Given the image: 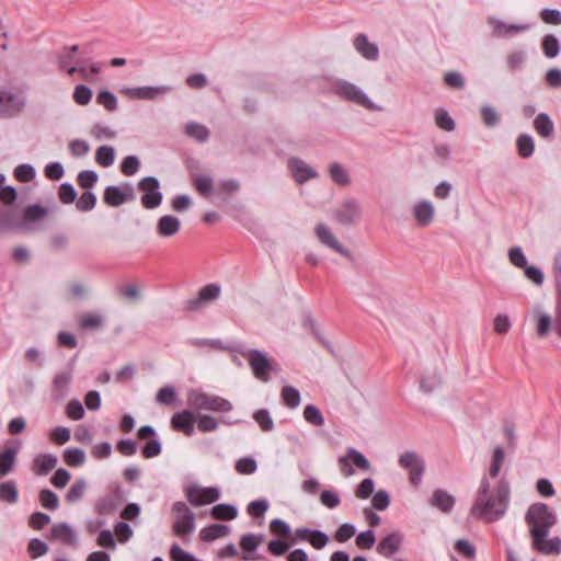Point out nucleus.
I'll use <instances>...</instances> for the list:
<instances>
[{"label": "nucleus", "mask_w": 561, "mask_h": 561, "mask_svg": "<svg viewBox=\"0 0 561 561\" xmlns=\"http://www.w3.org/2000/svg\"><path fill=\"white\" fill-rule=\"evenodd\" d=\"M533 537V547L536 551L547 556L561 553V539L559 537L547 538L552 526L557 524V515L545 503H535L527 510L525 516Z\"/></svg>", "instance_id": "1"}, {"label": "nucleus", "mask_w": 561, "mask_h": 561, "mask_svg": "<svg viewBox=\"0 0 561 561\" xmlns=\"http://www.w3.org/2000/svg\"><path fill=\"white\" fill-rule=\"evenodd\" d=\"M511 490L505 479L497 482L496 491L490 490V482L484 476L480 481L476 500L470 508V514L477 518L493 523L503 517L510 504Z\"/></svg>", "instance_id": "2"}, {"label": "nucleus", "mask_w": 561, "mask_h": 561, "mask_svg": "<svg viewBox=\"0 0 561 561\" xmlns=\"http://www.w3.org/2000/svg\"><path fill=\"white\" fill-rule=\"evenodd\" d=\"M240 354L248 359L251 371L257 380L268 382L271 374H278L280 367L265 353L256 348L241 351Z\"/></svg>", "instance_id": "3"}, {"label": "nucleus", "mask_w": 561, "mask_h": 561, "mask_svg": "<svg viewBox=\"0 0 561 561\" xmlns=\"http://www.w3.org/2000/svg\"><path fill=\"white\" fill-rule=\"evenodd\" d=\"M332 92L341 100L354 103L369 111H380L381 107L374 103L369 96L355 83L344 79H337L332 84Z\"/></svg>", "instance_id": "4"}, {"label": "nucleus", "mask_w": 561, "mask_h": 561, "mask_svg": "<svg viewBox=\"0 0 561 561\" xmlns=\"http://www.w3.org/2000/svg\"><path fill=\"white\" fill-rule=\"evenodd\" d=\"M187 404L196 411L230 412L232 403L219 396L209 394L202 389H193L187 392Z\"/></svg>", "instance_id": "5"}, {"label": "nucleus", "mask_w": 561, "mask_h": 561, "mask_svg": "<svg viewBox=\"0 0 561 561\" xmlns=\"http://www.w3.org/2000/svg\"><path fill=\"white\" fill-rule=\"evenodd\" d=\"M172 513L175 515L173 533L176 536L185 537L195 530V514L185 502L178 501L172 505Z\"/></svg>", "instance_id": "6"}, {"label": "nucleus", "mask_w": 561, "mask_h": 561, "mask_svg": "<svg viewBox=\"0 0 561 561\" xmlns=\"http://www.w3.org/2000/svg\"><path fill=\"white\" fill-rule=\"evenodd\" d=\"M362 213L360 203L356 198L350 197L340 203L333 215L339 225L350 227L359 221Z\"/></svg>", "instance_id": "7"}, {"label": "nucleus", "mask_w": 561, "mask_h": 561, "mask_svg": "<svg viewBox=\"0 0 561 561\" xmlns=\"http://www.w3.org/2000/svg\"><path fill=\"white\" fill-rule=\"evenodd\" d=\"M138 188L144 192L140 199L144 208L154 209L161 205L163 195L160 192V182L156 176L141 179Z\"/></svg>", "instance_id": "8"}, {"label": "nucleus", "mask_w": 561, "mask_h": 561, "mask_svg": "<svg viewBox=\"0 0 561 561\" xmlns=\"http://www.w3.org/2000/svg\"><path fill=\"white\" fill-rule=\"evenodd\" d=\"M185 495L191 505L202 506L219 500L220 492L216 486L190 485L185 489Z\"/></svg>", "instance_id": "9"}, {"label": "nucleus", "mask_w": 561, "mask_h": 561, "mask_svg": "<svg viewBox=\"0 0 561 561\" xmlns=\"http://www.w3.org/2000/svg\"><path fill=\"white\" fill-rule=\"evenodd\" d=\"M134 198V188L129 183H125L123 186L108 185L103 194L104 203L111 207H119Z\"/></svg>", "instance_id": "10"}, {"label": "nucleus", "mask_w": 561, "mask_h": 561, "mask_svg": "<svg viewBox=\"0 0 561 561\" xmlns=\"http://www.w3.org/2000/svg\"><path fill=\"white\" fill-rule=\"evenodd\" d=\"M314 233L322 245L330 248L348 260H353V255L350 250L340 243L335 234L325 224H318L314 228Z\"/></svg>", "instance_id": "11"}, {"label": "nucleus", "mask_w": 561, "mask_h": 561, "mask_svg": "<svg viewBox=\"0 0 561 561\" xmlns=\"http://www.w3.org/2000/svg\"><path fill=\"white\" fill-rule=\"evenodd\" d=\"M25 100L19 94L8 90H0V115L12 117L18 115L24 107Z\"/></svg>", "instance_id": "12"}, {"label": "nucleus", "mask_w": 561, "mask_h": 561, "mask_svg": "<svg viewBox=\"0 0 561 561\" xmlns=\"http://www.w3.org/2000/svg\"><path fill=\"white\" fill-rule=\"evenodd\" d=\"M288 168L293 178L299 184H304L319 176V173L311 165L297 157H293L288 160Z\"/></svg>", "instance_id": "13"}, {"label": "nucleus", "mask_w": 561, "mask_h": 561, "mask_svg": "<svg viewBox=\"0 0 561 561\" xmlns=\"http://www.w3.org/2000/svg\"><path fill=\"white\" fill-rule=\"evenodd\" d=\"M173 90L171 85H154V87H136L125 90L128 98L135 100H154L159 95H164Z\"/></svg>", "instance_id": "14"}, {"label": "nucleus", "mask_w": 561, "mask_h": 561, "mask_svg": "<svg viewBox=\"0 0 561 561\" xmlns=\"http://www.w3.org/2000/svg\"><path fill=\"white\" fill-rule=\"evenodd\" d=\"M78 50V45L64 47L62 51L58 54L59 70L66 71L69 76H73L77 72V65L81 64V59L76 55Z\"/></svg>", "instance_id": "15"}, {"label": "nucleus", "mask_w": 561, "mask_h": 561, "mask_svg": "<svg viewBox=\"0 0 561 561\" xmlns=\"http://www.w3.org/2000/svg\"><path fill=\"white\" fill-rule=\"evenodd\" d=\"M402 542L403 535L400 531H392L379 541L377 552L385 558H391L399 551Z\"/></svg>", "instance_id": "16"}, {"label": "nucleus", "mask_w": 561, "mask_h": 561, "mask_svg": "<svg viewBox=\"0 0 561 561\" xmlns=\"http://www.w3.org/2000/svg\"><path fill=\"white\" fill-rule=\"evenodd\" d=\"M399 463L408 470L411 484L419 485L425 470L423 458H399Z\"/></svg>", "instance_id": "17"}, {"label": "nucleus", "mask_w": 561, "mask_h": 561, "mask_svg": "<svg viewBox=\"0 0 561 561\" xmlns=\"http://www.w3.org/2000/svg\"><path fill=\"white\" fill-rule=\"evenodd\" d=\"M194 414L191 410H183L172 415L171 426L173 430L192 436L194 433Z\"/></svg>", "instance_id": "18"}, {"label": "nucleus", "mask_w": 561, "mask_h": 561, "mask_svg": "<svg viewBox=\"0 0 561 561\" xmlns=\"http://www.w3.org/2000/svg\"><path fill=\"white\" fill-rule=\"evenodd\" d=\"M412 214L421 227H427L434 219L435 208L430 201L423 199L414 204Z\"/></svg>", "instance_id": "19"}, {"label": "nucleus", "mask_w": 561, "mask_h": 561, "mask_svg": "<svg viewBox=\"0 0 561 561\" xmlns=\"http://www.w3.org/2000/svg\"><path fill=\"white\" fill-rule=\"evenodd\" d=\"M220 293L221 288L218 284H208L199 289L197 298L187 301V308L190 310H196L199 304L216 300L220 296Z\"/></svg>", "instance_id": "20"}, {"label": "nucleus", "mask_w": 561, "mask_h": 561, "mask_svg": "<svg viewBox=\"0 0 561 561\" xmlns=\"http://www.w3.org/2000/svg\"><path fill=\"white\" fill-rule=\"evenodd\" d=\"M72 375L70 371L58 373L51 383V398L55 401H61L66 398Z\"/></svg>", "instance_id": "21"}, {"label": "nucleus", "mask_w": 561, "mask_h": 561, "mask_svg": "<svg viewBox=\"0 0 561 561\" xmlns=\"http://www.w3.org/2000/svg\"><path fill=\"white\" fill-rule=\"evenodd\" d=\"M16 231H28V227L15 218L13 210H0V234Z\"/></svg>", "instance_id": "22"}, {"label": "nucleus", "mask_w": 561, "mask_h": 561, "mask_svg": "<svg viewBox=\"0 0 561 561\" xmlns=\"http://www.w3.org/2000/svg\"><path fill=\"white\" fill-rule=\"evenodd\" d=\"M354 48L367 60H377L379 48L370 43L365 34H358L353 41Z\"/></svg>", "instance_id": "23"}, {"label": "nucleus", "mask_w": 561, "mask_h": 561, "mask_svg": "<svg viewBox=\"0 0 561 561\" xmlns=\"http://www.w3.org/2000/svg\"><path fill=\"white\" fill-rule=\"evenodd\" d=\"M181 229L179 218L172 215H163L158 219L157 233L160 237L169 238L175 236Z\"/></svg>", "instance_id": "24"}, {"label": "nucleus", "mask_w": 561, "mask_h": 561, "mask_svg": "<svg viewBox=\"0 0 561 561\" xmlns=\"http://www.w3.org/2000/svg\"><path fill=\"white\" fill-rule=\"evenodd\" d=\"M489 23L492 25L493 33L497 37H510L516 33L528 30L527 24H506L495 18H491Z\"/></svg>", "instance_id": "25"}, {"label": "nucleus", "mask_w": 561, "mask_h": 561, "mask_svg": "<svg viewBox=\"0 0 561 561\" xmlns=\"http://www.w3.org/2000/svg\"><path fill=\"white\" fill-rule=\"evenodd\" d=\"M105 317L100 312H84L77 320L80 330L96 331L103 328Z\"/></svg>", "instance_id": "26"}, {"label": "nucleus", "mask_w": 561, "mask_h": 561, "mask_svg": "<svg viewBox=\"0 0 561 561\" xmlns=\"http://www.w3.org/2000/svg\"><path fill=\"white\" fill-rule=\"evenodd\" d=\"M122 503L118 494L112 493L103 496L95 505V512L101 516L113 515Z\"/></svg>", "instance_id": "27"}, {"label": "nucleus", "mask_w": 561, "mask_h": 561, "mask_svg": "<svg viewBox=\"0 0 561 561\" xmlns=\"http://www.w3.org/2000/svg\"><path fill=\"white\" fill-rule=\"evenodd\" d=\"M230 533V527L225 524H211L201 529L199 538L202 541L211 542L218 538L226 537Z\"/></svg>", "instance_id": "28"}, {"label": "nucleus", "mask_w": 561, "mask_h": 561, "mask_svg": "<svg viewBox=\"0 0 561 561\" xmlns=\"http://www.w3.org/2000/svg\"><path fill=\"white\" fill-rule=\"evenodd\" d=\"M48 209L39 204H32L27 205L23 209L22 214V224L28 227V230H32L33 227L31 224L43 219L45 216H47Z\"/></svg>", "instance_id": "29"}, {"label": "nucleus", "mask_w": 561, "mask_h": 561, "mask_svg": "<svg viewBox=\"0 0 561 561\" xmlns=\"http://www.w3.org/2000/svg\"><path fill=\"white\" fill-rule=\"evenodd\" d=\"M431 505L444 513H449L455 506V497L445 490L437 489L433 493Z\"/></svg>", "instance_id": "30"}, {"label": "nucleus", "mask_w": 561, "mask_h": 561, "mask_svg": "<svg viewBox=\"0 0 561 561\" xmlns=\"http://www.w3.org/2000/svg\"><path fill=\"white\" fill-rule=\"evenodd\" d=\"M534 128L542 138H550L554 133V124L546 113H539L534 119Z\"/></svg>", "instance_id": "31"}, {"label": "nucleus", "mask_w": 561, "mask_h": 561, "mask_svg": "<svg viewBox=\"0 0 561 561\" xmlns=\"http://www.w3.org/2000/svg\"><path fill=\"white\" fill-rule=\"evenodd\" d=\"M443 383L442 374L439 370L434 369L425 374L420 380V388L424 393H432L437 390Z\"/></svg>", "instance_id": "32"}, {"label": "nucleus", "mask_w": 561, "mask_h": 561, "mask_svg": "<svg viewBox=\"0 0 561 561\" xmlns=\"http://www.w3.org/2000/svg\"><path fill=\"white\" fill-rule=\"evenodd\" d=\"M210 515L217 520H232L238 516V508L233 504L220 503L211 507Z\"/></svg>", "instance_id": "33"}, {"label": "nucleus", "mask_w": 561, "mask_h": 561, "mask_svg": "<svg viewBox=\"0 0 561 561\" xmlns=\"http://www.w3.org/2000/svg\"><path fill=\"white\" fill-rule=\"evenodd\" d=\"M329 175L333 183L340 186H347L351 183L348 171L339 162H332L328 167Z\"/></svg>", "instance_id": "34"}, {"label": "nucleus", "mask_w": 561, "mask_h": 561, "mask_svg": "<svg viewBox=\"0 0 561 561\" xmlns=\"http://www.w3.org/2000/svg\"><path fill=\"white\" fill-rule=\"evenodd\" d=\"M51 538L72 545L76 542V533L67 523H59L51 527Z\"/></svg>", "instance_id": "35"}, {"label": "nucleus", "mask_w": 561, "mask_h": 561, "mask_svg": "<svg viewBox=\"0 0 561 561\" xmlns=\"http://www.w3.org/2000/svg\"><path fill=\"white\" fill-rule=\"evenodd\" d=\"M541 48L543 55L549 58H556L561 49L560 42L558 37L553 34H547L541 39Z\"/></svg>", "instance_id": "36"}, {"label": "nucleus", "mask_w": 561, "mask_h": 561, "mask_svg": "<svg viewBox=\"0 0 561 561\" xmlns=\"http://www.w3.org/2000/svg\"><path fill=\"white\" fill-rule=\"evenodd\" d=\"M19 501L16 483L12 480L0 483V502L15 504Z\"/></svg>", "instance_id": "37"}, {"label": "nucleus", "mask_w": 561, "mask_h": 561, "mask_svg": "<svg viewBox=\"0 0 561 561\" xmlns=\"http://www.w3.org/2000/svg\"><path fill=\"white\" fill-rule=\"evenodd\" d=\"M516 147L519 157L527 159L531 157L535 151L534 138L528 134H520L516 139Z\"/></svg>", "instance_id": "38"}, {"label": "nucleus", "mask_w": 561, "mask_h": 561, "mask_svg": "<svg viewBox=\"0 0 561 561\" xmlns=\"http://www.w3.org/2000/svg\"><path fill=\"white\" fill-rule=\"evenodd\" d=\"M95 161L103 168H110L115 161V150L112 146H100L95 151Z\"/></svg>", "instance_id": "39"}, {"label": "nucleus", "mask_w": 561, "mask_h": 561, "mask_svg": "<svg viewBox=\"0 0 561 561\" xmlns=\"http://www.w3.org/2000/svg\"><path fill=\"white\" fill-rule=\"evenodd\" d=\"M185 134L198 142H206L209 138V129L196 122H190L185 125Z\"/></svg>", "instance_id": "40"}, {"label": "nucleus", "mask_w": 561, "mask_h": 561, "mask_svg": "<svg viewBox=\"0 0 561 561\" xmlns=\"http://www.w3.org/2000/svg\"><path fill=\"white\" fill-rule=\"evenodd\" d=\"M280 398L286 407L296 409L301 401L300 392L293 386H285L280 391Z\"/></svg>", "instance_id": "41"}, {"label": "nucleus", "mask_w": 561, "mask_h": 561, "mask_svg": "<svg viewBox=\"0 0 561 561\" xmlns=\"http://www.w3.org/2000/svg\"><path fill=\"white\" fill-rule=\"evenodd\" d=\"M480 116H481V119H482L484 126L488 128L495 127L501 122V117H500L499 113L496 112V110L489 104H483L480 107Z\"/></svg>", "instance_id": "42"}, {"label": "nucleus", "mask_w": 561, "mask_h": 561, "mask_svg": "<svg viewBox=\"0 0 561 561\" xmlns=\"http://www.w3.org/2000/svg\"><path fill=\"white\" fill-rule=\"evenodd\" d=\"M253 420L257 423L263 432H272L274 430V421L267 409H259L253 413Z\"/></svg>", "instance_id": "43"}, {"label": "nucleus", "mask_w": 561, "mask_h": 561, "mask_svg": "<svg viewBox=\"0 0 561 561\" xmlns=\"http://www.w3.org/2000/svg\"><path fill=\"white\" fill-rule=\"evenodd\" d=\"M527 56L524 49H517L506 55V66L511 71L520 69L526 62Z\"/></svg>", "instance_id": "44"}, {"label": "nucleus", "mask_w": 561, "mask_h": 561, "mask_svg": "<svg viewBox=\"0 0 561 561\" xmlns=\"http://www.w3.org/2000/svg\"><path fill=\"white\" fill-rule=\"evenodd\" d=\"M304 419L307 423L313 426H322L324 424V417L320 409L313 404H308L305 407Z\"/></svg>", "instance_id": "45"}, {"label": "nucleus", "mask_w": 561, "mask_h": 561, "mask_svg": "<svg viewBox=\"0 0 561 561\" xmlns=\"http://www.w3.org/2000/svg\"><path fill=\"white\" fill-rule=\"evenodd\" d=\"M98 202V197L93 192L87 191L83 192L76 203V208L79 211H90L92 210Z\"/></svg>", "instance_id": "46"}, {"label": "nucleus", "mask_w": 561, "mask_h": 561, "mask_svg": "<svg viewBox=\"0 0 561 561\" xmlns=\"http://www.w3.org/2000/svg\"><path fill=\"white\" fill-rule=\"evenodd\" d=\"M13 174L18 181L26 183L35 179L36 171L32 164L22 163L14 169Z\"/></svg>", "instance_id": "47"}, {"label": "nucleus", "mask_w": 561, "mask_h": 561, "mask_svg": "<svg viewBox=\"0 0 561 561\" xmlns=\"http://www.w3.org/2000/svg\"><path fill=\"white\" fill-rule=\"evenodd\" d=\"M436 125L446 131H453L456 127L455 121L451 116L443 108H439L435 113Z\"/></svg>", "instance_id": "48"}, {"label": "nucleus", "mask_w": 561, "mask_h": 561, "mask_svg": "<svg viewBox=\"0 0 561 561\" xmlns=\"http://www.w3.org/2000/svg\"><path fill=\"white\" fill-rule=\"evenodd\" d=\"M140 161L137 156L130 154L124 158L121 164V171L126 176H133L138 172Z\"/></svg>", "instance_id": "49"}, {"label": "nucleus", "mask_w": 561, "mask_h": 561, "mask_svg": "<svg viewBox=\"0 0 561 561\" xmlns=\"http://www.w3.org/2000/svg\"><path fill=\"white\" fill-rule=\"evenodd\" d=\"M73 101L79 105H88L92 99V90L85 84H78L72 94Z\"/></svg>", "instance_id": "50"}, {"label": "nucleus", "mask_w": 561, "mask_h": 561, "mask_svg": "<svg viewBox=\"0 0 561 561\" xmlns=\"http://www.w3.org/2000/svg\"><path fill=\"white\" fill-rule=\"evenodd\" d=\"M99 180V175L93 170H83L77 176V182L82 188H92Z\"/></svg>", "instance_id": "51"}, {"label": "nucleus", "mask_w": 561, "mask_h": 561, "mask_svg": "<svg viewBox=\"0 0 561 561\" xmlns=\"http://www.w3.org/2000/svg\"><path fill=\"white\" fill-rule=\"evenodd\" d=\"M96 102L111 112L117 108V98L114 93L107 90H102L98 93Z\"/></svg>", "instance_id": "52"}, {"label": "nucleus", "mask_w": 561, "mask_h": 561, "mask_svg": "<svg viewBox=\"0 0 561 561\" xmlns=\"http://www.w3.org/2000/svg\"><path fill=\"white\" fill-rule=\"evenodd\" d=\"M57 460L58 458H36L34 471L38 476H45L56 467Z\"/></svg>", "instance_id": "53"}, {"label": "nucleus", "mask_w": 561, "mask_h": 561, "mask_svg": "<svg viewBox=\"0 0 561 561\" xmlns=\"http://www.w3.org/2000/svg\"><path fill=\"white\" fill-rule=\"evenodd\" d=\"M58 198L62 204H71L77 198V192L71 183L65 182L59 186Z\"/></svg>", "instance_id": "54"}, {"label": "nucleus", "mask_w": 561, "mask_h": 561, "mask_svg": "<svg viewBox=\"0 0 561 561\" xmlns=\"http://www.w3.org/2000/svg\"><path fill=\"white\" fill-rule=\"evenodd\" d=\"M85 482L83 480H77L68 490L66 494V501L68 503L78 502L84 494Z\"/></svg>", "instance_id": "55"}, {"label": "nucleus", "mask_w": 561, "mask_h": 561, "mask_svg": "<svg viewBox=\"0 0 561 561\" xmlns=\"http://www.w3.org/2000/svg\"><path fill=\"white\" fill-rule=\"evenodd\" d=\"M66 414L69 419L79 421L84 416V408L78 399H71L66 407Z\"/></svg>", "instance_id": "56"}, {"label": "nucleus", "mask_w": 561, "mask_h": 561, "mask_svg": "<svg viewBox=\"0 0 561 561\" xmlns=\"http://www.w3.org/2000/svg\"><path fill=\"white\" fill-rule=\"evenodd\" d=\"M25 360L35 366H43L45 363V353L38 347H28L24 353Z\"/></svg>", "instance_id": "57"}, {"label": "nucleus", "mask_w": 561, "mask_h": 561, "mask_svg": "<svg viewBox=\"0 0 561 561\" xmlns=\"http://www.w3.org/2000/svg\"><path fill=\"white\" fill-rule=\"evenodd\" d=\"M114 533L117 537V540L121 543H125L130 540L134 535V531L130 525L126 522H117L114 526Z\"/></svg>", "instance_id": "58"}, {"label": "nucleus", "mask_w": 561, "mask_h": 561, "mask_svg": "<svg viewBox=\"0 0 561 561\" xmlns=\"http://www.w3.org/2000/svg\"><path fill=\"white\" fill-rule=\"evenodd\" d=\"M39 502L45 508L55 511L59 505L58 496L48 489L42 490L39 493Z\"/></svg>", "instance_id": "59"}, {"label": "nucleus", "mask_w": 561, "mask_h": 561, "mask_svg": "<svg viewBox=\"0 0 561 561\" xmlns=\"http://www.w3.org/2000/svg\"><path fill=\"white\" fill-rule=\"evenodd\" d=\"M196 424L197 428L203 433L214 432L218 428V421L214 416L208 414L199 415L196 421Z\"/></svg>", "instance_id": "60"}, {"label": "nucleus", "mask_w": 561, "mask_h": 561, "mask_svg": "<svg viewBox=\"0 0 561 561\" xmlns=\"http://www.w3.org/2000/svg\"><path fill=\"white\" fill-rule=\"evenodd\" d=\"M508 260L515 267L525 268L527 266V257L519 247H514L508 250Z\"/></svg>", "instance_id": "61"}, {"label": "nucleus", "mask_w": 561, "mask_h": 561, "mask_svg": "<svg viewBox=\"0 0 561 561\" xmlns=\"http://www.w3.org/2000/svg\"><path fill=\"white\" fill-rule=\"evenodd\" d=\"M195 188L203 195L208 196L213 191V179L209 175H197L194 179Z\"/></svg>", "instance_id": "62"}, {"label": "nucleus", "mask_w": 561, "mask_h": 561, "mask_svg": "<svg viewBox=\"0 0 561 561\" xmlns=\"http://www.w3.org/2000/svg\"><path fill=\"white\" fill-rule=\"evenodd\" d=\"M28 553L33 559L39 558L47 553L48 546L38 538H33L28 542Z\"/></svg>", "instance_id": "63"}, {"label": "nucleus", "mask_w": 561, "mask_h": 561, "mask_svg": "<svg viewBox=\"0 0 561 561\" xmlns=\"http://www.w3.org/2000/svg\"><path fill=\"white\" fill-rule=\"evenodd\" d=\"M170 557L173 561H201L193 554L184 551L178 543H173L170 549Z\"/></svg>", "instance_id": "64"}]
</instances>
